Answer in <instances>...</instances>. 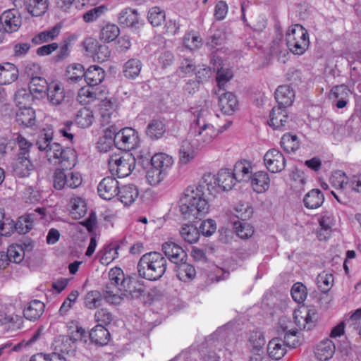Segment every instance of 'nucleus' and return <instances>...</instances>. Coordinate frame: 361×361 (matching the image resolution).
Instances as JSON below:
<instances>
[{
  "mask_svg": "<svg viewBox=\"0 0 361 361\" xmlns=\"http://www.w3.org/2000/svg\"><path fill=\"white\" fill-rule=\"evenodd\" d=\"M233 229L236 234L242 239H247L254 233L253 227L245 220L235 221L233 223Z\"/></svg>",
  "mask_w": 361,
  "mask_h": 361,
  "instance_id": "nucleus-47",
  "label": "nucleus"
},
{
  "mask_svg": "<svg viewBox=\"0 0 361 361\" xmlns=\"http://www.w3.org/2000/svg\"><path fill=\"white\" fill-rule=\"evenodd\" d=\"M115 125H110L104 131V135L99 138L97 148L101 152H108L114 145Z\"/></svg>",
  "mask_w": 361,
  "mask_h": 361,
  "instance_id": "nucleus-29",
  "label": "nucleus"
},
{
  "mask_svg": "<svg viewBox=\"0 0 361 361\" xmlns=\"http://www.w3.org/2000/svg\"><path fill=\"white\" fill-rule=\"evenodd\" d=\"M118 104L115 99H105L102 101L100 113L103 126L109 124L118 116Z\"/></svg>",
  "mask_w": 361,
  "mask_h": 361,
  "instance_id": "nucleus-18",
  "label": "nucleus"
},
{
  "mask_svg": "<svg viewBox=\"0 0 361 361\" xmlns=\"http://www.w3.org/2000/svg\"><path fill=\"white\" fill-rule=\"evenodd\" d=\"M48 88L49 84L45 78L32 75L29 90L32 94L34 93H46Z\"/></svg>",
  "mask_w": 361,
  "mask_h": 361,
  "instance_id": "nucleus-48",
  "label": "nucleus"
},
{
  "mask_svg": "<svg viewBox=\"0 0 361 361\" xmlns=\"http://www.w3.org/2000/svg\"><path fill=\"white\" fill-rule=\"evenodd\" d=\"M16 140L19 147L18 156L30 157V149L32 147V144L21 135H18Z\"/></svg>",
  "mask_w": 361,
  "mask_h": 361,
  "instance_id": "nucleus-63",
  "label": "nucleus"
},
{
  "mask_svg": "<svg viewBox=\"0 0 361 361\" xmlns=\"http://www.w3.org/2000/svg\"><path fill=\"white\" fill-rule=\"evenodd\" d=\"M249 345L253 351H259L265 344V339L262 332L252 331L248 340Z\"/></svg>",
  "mask_w": 361,
  "mask_h": 361,
  "instance_id": "nucleus-57",
  "label": "nucleus"
},
{
  "mask_svg": "<svg viewBox=\"0 0 361 361\" xmlns=\"http://www.w3.org/2000/svg\"><path fill=\"white\" fill-rule=\"evenodd\" d=\"M105 300L104 293L98 290L89 291L85 297V305L90 310L96 309L102 305V300Z\"/></svg>",
  "mask_w": 361,
  "mask_h": 361,
  "instance_id": "nucleus-46",
  "label": "nucleus"
},
{
  "mask_svg": "<svg viewBox=\"0 0 361 361\" xmlns=\"http://www.w3.org/2000/svg\"><path fill=\"white\" fill-rule=\"evenodd\" d=\"M44 304L38 300H33L25 307L23 315L30 321H36L40 318L44 311Z\"/></svg>",
  "mask_w": 361,
  "mask_h": 361,
  "instance_id": "nucleus-26",
  "label": "nucleus"
},
{
  "mask_svg": "<svg viewBox=\"0 0 361 361\" xmlns=\"http://www.w3.org/2000/svg\"><path fill=\"white\" fill-rule=\"evenodd\" d=\"M267 353L273 360H280L286 353L283 340L279 338H272L268 343Z\"/></svg>",
  "mask_w": 361,
  "mask_h": 361,
  "instance_id": "nucleus-34",
  "label": "nucleus"
},
{
  "mask_svg": "<svg viewBox=\"0 0 361 361\" xmlns=\"http://www.w3.org/2000/svg\"><path fill=\"white\" fill-rule=\"evenodd\" d=\"M53 135L54 132L51 128H44L39 132L36 142L38 149L40 151H45L47 156L54 144H58V142H53Z\"/></svg>",
  "mask_w": 361,
  "mask_h": 361,
  "instance_id": "nucleus-27",
  "label": "nucleus"
},
{
  "mask_svg": "<svg viewBox=\"0 0 361 361\" xmlns=\"http://www.w3.org/2000/svg\"><path fill=\"white\" fill-rule=\"evenodd\" d=\"M324 201V196L319 189H312L308 192L303 198V203L306 208L314 209L322 206Z\"/></svg>",
  "mask_w": 361,
  "mask_h": 361,
  "instance_id": "nucleus-32",
  "label": "nucleus"
},
{
  "mask_svg": "<svg viewBox=\"0 0 361 361\" xmlns=\"http://www.w3.org/2000/svg\"><path fill=\"white\" fill-rule=\"evenodd\" d=\"M140 143L138 132L126 127L118 128L115 125L114 146L120 150L128 152L136 148Z\"/></svg>",
  "mask_w": 361,
  "mask_h": 361,
  "instance_id": "nucleus-7",
  "label": "nucleus"
},
{
  "mask_svg": "<svg viewBox=\"0 0 361 361\" xmlns=\"http://www.w3.org/2000/svg\"><path fill=\"white\" fill-rule=\"evenodd\" d=\"M136 159L132 154H113L108 161L109 169L113 176L124 178L129 176L135 169Z\"/></svg>",
  "mask_w": 361,
  "mask_h": 361,
  "instance_id": "nucleus-6",
  "label": "nucleus"
},
{
  "mask_svg": "<svg viewBox=\"0 0 361 361\" xmlns=\"http://www.w3.org/2000/svg\"><path fill=\"white\" fill-rule=\"evenodd\" d=\"M75 331L71 332V336H63L61 343L55 348L56 352L66 355H73L76 350V342L81 340L86 334L81 326L75 325Z\"/></svg>",
  "mask_w": 361,
  "mask_h": 361,
  "instance_id": "nucleus-9",
  "label": "nucleus"
},
{
  "mask_svg": "<svg viewBox=\"0 0 361 361\" xmlns=\"http://www.w3.org/2000/svg\"><path fill=\"white\" fill-rule=\"evenodd\" d=\"M233 72L230 69H219L216 73V80L218 90L216 92L226 91V83L233 78Z\"/></svg>",
  "mask_w": 361,
  "mask_h": 361,
  "instance_id": "nucleus-53",
  "label": "nucleus"
},
{
  "mask_svg": "<svg viewBox=\"0 0 361 361\" xmlns=\"http://www.w3.org/2000/svg\"><path fill=\"white\" fill-rule=\"evenodd\" d=\"M264 161L267 169L271 173L281 172L286 166V159L283 154L274 148L266 152L264 156Z\"/></svg>",
  "mask_w": 361,
  "mask_h": 361,
  "instance_id": "nucleus-12",
  "label": "nucleus"
},
{
  "mask_svg": "<svg viewBox=\"0 0 361 361\" xmlns=\"http://www.w3.org/2000/svg\"><path fill=\"white\" fill-rule=\"evenodd\" d=\"M145 133L152 140L160 139L166 133V126L163 121L154 119L148 123Z\"/></svg>",
  "mask_w": 361,
  "mask_h": 361,
  "instance_id": "nucleus-35",
  "label": "nucleus"
},
{
  "mask_svg": "<svg viewBox=\"0 0 361 361\" xmlns=\"http://www.w3.org/2000/svg\"><path fill=\"white\" fill-rule=\"evenodd\" d=\"M118 22L126 27H135L139 23V14L137 10L128 8L119 13Z\"/></svg>",
  "mask_w": 361,
  "mask_h": 361,
  "instance_id": "nucleus-38",
  "label": "nucleus"
},
{
  "mask_svg": "<svg viewBox=\"0 0 361 361\" xmlns=\"http://www.w3.org/2000/svg\"><path fill=\"white\" fill-rule=\"evenodd\" d=\"M61 28V26L57 24L47 30L39 32L32 38L31 41L35 45L51 41L58 37L60 33Z\"/></svg>",
  "mask_w": 361,
  "mask_h": 361,
  "instance_id": "nucleus-37",
  "label": "nucleus"
},
{
  "mask_svg": "<svg viewBox=\"0 0 361 361\" xmlns=\"http://www.w3.org/2000/svg\"><path fill=\"white\" fill-rule=\"evenodd\" d=\"M4 32L13 33L19 30L22 24L21 16L16 9H8L1 15Z\"/></svg>",
  "mask_w": 361,
  "mask_h": 361,
  "instance_id": "nucleus-14",
  "label": "nucleus"
},
{
  "mask_svg": "<svg viewBox=\"0 0 361 361\" xmlns=\"http://www.w3.org/2000/svg\"><path fill=\"white\" fill-rule=\"evenodd\" d=\"M177 277L182 281L187 282L194 279L196 276V270L193 265L183 260L176 264Z\"/></svg>",
  "mask_w": 361,
  "mask_h": 361,
  "instance_id": "nucleus-30",
  "label": "nucleus"
},
{
  "mask_svg": "<svg viewBox=\"0 0 361 361\" xmlns=\"http://www.w3.org/2000/svg\"><path fill=\"white\" fill-rule=\"evenodd\" d=\"M91 87L88 85L80 89L78 94V100L80 103L87 104L97 98V93Z\"/></svg>",
  "mask_w": 361,
  "mask_h": 361,
  "instance_id": "nucleus-55",
  "label": "nucleus"
},
{
  "mask_svg": "<svg viewBox=\"0 0 361 361\" xmlns=\"http://www.w3.org/2000/svg\"><path fill=\"white\" fill-rule=\"evenodd\" d=\"M225 39V33L221 30H216L207 37L206 45L211 49H214L223 44Z\"/></svg>",
  "mask_w": 361,
  "mask_h": 361,
  "instance_id": "nucleus-61",
  "label": "nucleus"
},
{
  "mask_svg": "<svg viewBox=\"0 0 361 361\" xmlns=\"http://www.w3.org/2000/svg\"><path fill=\"white\" fill-rule=\"evenodd\" d=\"M104 70L98 65L90 66L85 72V80L89 86H96L105 78Z\"/></svg>",
  "mask_w": 361,
  "mask_h": 361,
  "instance_id": "nucleus-24",
  "label": "nucleus"
},
{
  "mask_svg": "<svg viewBox=\"0 0 361 361\" xmlns=\"http://www.w3.org/2000/svg\"><path fill=\"white\" fill-rule=\"evenodd\" d=\"M109 283H108L104 289V296L105 300L113 305L119 304L122 298L117 293H114V289H119L120 290H127L126 283L128 281L125 279L123 270L119 267H114L109 272Z\"/></svg>",
  "mask_w": 361,
  "mask_h": 361,
  "instance_id": "nucleus-5",
  "label": "nucleus"
},
{
  "mask_svg": "<svg viewBox=\"0 0 361 361\" xmlns=\"http://www.w3.org/2000/svg\"><path fill=\"white\" fill-rule=\"evenodd\" d=\"M286 45L294 54L302 55L310 46L307 30L300 24L290 25L286 35Z\"/></svg>",
  "mask_w": 361,
  "mask_h": 361,
  "instance_id": "nucleus-4",
  "label": "nucleus"
},
{
  "mask_svg": "<svg viewBox=\"0 0 361 361\" xmlns=\"http://www.w3.org/2000/svg\"><path fill=\"white\" fill-rule=\"evenodd\" d=\"M27 12L32 16H42L48 8V0H24Z\"/></svg>",
  "mask_w": 361,
  "mask_h": 361,
  "instance_id": "nucleus-36",
  "label": "nucleus"
},
{
  "mask_svg": "<svg viewBox=\"0 0 361 361\" xmlns=\"http://www.w3.org/2000/svg\"><path fill=\"white\" fill-rule=\"evenodd\" d=\"M233 173L238 182L250 180L252 175L251 163L247 160L237 161L234 165Z\"/></svg>",
  "mask_w": 361,
  "mask_h": 361,
  "instance_id": "nucleus-28",
  "label": "nucleus"
},
{
  "mask_svg": "<svg viewBox=\"0 0 361 361\" xmlns=\"http://www.w3.org/2000/svg\"><path fill=\"white\" fill-rule=\"evenodd\" d=\"M106 8L104 6L93 8L83 13V20L87 23H92L98 19L103 14Z\"/></svg>",
  "mask_w": 361,
  "mask_h": 361,
  "instance_id": "nucleus-64",
  "label": "nucleus"
},
{
  "mask_svg": "<svg viewBox=\"0 0 361 361\" xmlns=\"http://www.w3.org/2000/svg\"><path fill=\"white\" fill-rule=\"evenodd\" d=\"M47 157L63 169H71L76 164V152L71 147L63 148L59 143L54 144Z\"/></svg>",
  "mask_w": 361,
  "mask_h": 361,
  "instance_id": "nucleus-8",
  "label": "nucleus"
},
{
  "mask_svg": "<svg viewBox=\"0 0 361 361\" xmlns=\"http://www.w3.org/2000/svg\"><path fill=\"white\" fill-rule=\"evenodd\" d=\"M173 163L172 157L167 154L160 152L152 156L151 159V166L159 169H163L166 172Z\"/></svg>",
  "mask_w": 361,
  "mask_h": 361,
  "instance_id": "nucleus-43",
  "label": "nucleus"
},
{
  "mask_svg": "<svg viewBox=\"0 0 361 361\" xmlns=\"http://www.w3.org/2000/svg\"><path fill=\"white\" fill-rule=\"evenodd\" d=\"M37 220L35 213H28L20 216L15 223L16 231L19 234H25L33 228V223Z\"/></svg>",
  "mask_w": 361,
  "mask_h": 361,
  "instance_id": "nucleus-39",
  "label": "nucleus"
},
{
  "mask_svg": "<svg viewBox=\"0 0 361 361\" xmlns=\"http://www.w3.org/2000/svg\"><path fill=\"white\" fill-rule=\"evenodd\" d=\"M218 95L219 106L224 114L230 115L235 111L238 106V100L235 94L230 92H216Z\"/></svg>",
  "mask_w": 361,
  "mask_h": 361,
  "instance_id": "nucleus-17",
  "label": "nucleus"
},
{
  "mask_svg": "<svg viewBox=\"0 0 361 361\" xmlns=\"http://www.w3.org/2000/svg\"><path fill=\"white\" fill-rule=\"evenodd\" d=\"M182 238L187 243L192 244L196 243L200 237L198 228L192 224H185L180 230Z\"/></svg>",
  "mask_w": 361,
  "mask_h": 361,
  "instance_id": "nucleus-45",
  "label": "nucleus"
},
{
  "mask_svg": "<svg viewBox=\"0 0 361 361\" xmlns=\"http://www.w3.org/2000/svg\"><path fill=\"white\" fill-rule=\"evenodd\" d=\"M334 282V276L331 274H319L317 277V284L321 292L326 293L331 288Z\"/></svg>",
  "mask_w": 361,
  "mask_h": 361,
  "instance_id": "nucleus-56",
  "label": "nucleus"
},
{
  "mask_svg": "<svg viewBox=\"0 0 361 361\" xmlns=\"http://www.w3.org/2000/svg\"><path fill=\"white\" fill-rule=\"evenodd\" d=\"M7 253L9 257L10 262L14 263H20L23 261L27 255L22 247H20L17 244L11 245L7 250Z\"/></svg>",
  "mask_w": 361,
  "mask_h": 361,
  "instance_id": "nucleus-59",
  "label": "nucleus"
},
{
  "mask_svg": "<svg viewBox=\"0 0 361 361\" xmlns=\"http://www.w3.org/2000/svg\"><path fill=\"white\" fill-rule=\"evenodd\" d=\"M250 180L253 190L257 193L264 192L269 188L270 179L265 171H259L252 173Z\"/></svg>",
  "mask_w": 361,
  "mask_h": 361,
  "instance_id": "nucleus-23",
  "label": "nucleus"
},
{
  "mask_svg": "<svg viewBox=\"0 0 361 361\" xmlns=\"http://www.w3.org/2000/svg\"><path fill=\"white\" fill-rule=\"evenodd\" d=\"M94 319L98 323L97 325H102L105 327V326L110 324L112 322L113 315L107 309L102 308L95 312Z\"/></svg>",
  "mask_w": 361,
  "mask_h": 361,
  "instance_id": "nucleus-62",
  "label": "nucleus"
},
{
  "mask_svg": "<svg viewBox=\"0 0 361 361\" xmlns=\"http://www.w3.org/2000/svg\"><path fill=\"white\" fill-rule=\"evenodd\" d=\"M294 97V91L288 85H281L275 92V99L279 107L287 109L288 106H290L293 102Z\"/></svg>",
  "mask_w": 361,
  "mask_h": 361,
  "instance_id": "nucleus-20",
  "label": "nucleus"
},
{
  "mask_svg": "<svg viewBox=\"0 0 361 361\" xmlns=\"http://www.w3.org/2000/svg\"><path fill=\"white\" fill-rule=\"evenodd\" d=\"M238 181L233 171L228 169H221L216 178L212 174H205L197 185L188 186L179 200V210L185 220L193 222L201 219L209 212V204L206 197L205 190L212 193L218 187L223 190H230Z\"/></svg>",
  "mask_w": 361,
  "mask_h": 361,
  "instance_id": "nucleus-1",
  "label": "nucleus"
},
{
  "mask_svg": "<svg viewBox=\"0 0 361 361\" xmlns=\"http://www.w3.org/2000/svg\"><path fill=\"white\" fill-rule=\"evenodd\" d=\"M120 34L119 27L114 23H106L99 32V39L104 42H111L115 40Z\"/></svg>",
  "mask_w": 361,
  "mask_h": 361,
  "instance_id": "nucleus-42",
  "label": "nucleus"
},
{
  "mask_svg": "<svg viewBox=\"0 0 361 361\" xmlns=\"http://www.w3.org/2000/svg\"><path fill=\"white\" fill-rule=\"evenodd\" d=\"M349 176L341 171H335L330 178L332 185L335 188L343 189L348 187Z\"/></svg>",
  "mask_w": 361,
  "mask_h": 361,
  "instance_id": "nucleus-58",
  "label": "nucleus"
},
{
  "mask_svg": "<svg viewBox=\"0 0 361 361\" xmlns=\"http://www.w3.org/2000/svg\"><path fill=\"white\" fill-rule=\"evenodd\" d=\"M269 118L268 123L274 130H286L290 126L292 122L286 108L274 107L269 114Z\"/></svg>",
  "mask_w": 361,
  "mask_h": 361,
  "instance_id": "nucleus-11",
  "label": "nucleus"
},
{
  "mask_svg": "<svg viewBox=\"0 0 361 361\" xmlns=\"http://www.w3.org/2000/svg\"><path fill=\"white\" fill-rule=\"evenodd\" d=\"M142 63L137 59H130L123 65V73L124 76L128 79L137 78L142 69Z\"/></svg>",
  "mask_w": 361,
  "mask_h": 361,
  "instance_id": "nucleus-40",
  "label": "nucleus"
},
{
  "mask_svg": "<svg viewBox=\"0 0 361 361\" xmlns=\"http://www.w3.org/2000/svg\"><path fill=\"white\" fill-rule=\"evenodd\" d=\"M165 17L164 11L157 6L151 8L147 15L149 23L154 27L161 25L165 20Z\"/></svg>",
  "mask_w": 361,
  "mask_h": 361,
  "instance_id": "nucleus-51",
  "label": "nucleus"
},
{
  "mask_svg": "<svg viewBox=\"0 0 361 361\" xmlns=\"http://www.w3.org/2000/svg\"><path fill=\"white\" fill-rule=\"evenodd\" d=\"M167 172L152 166L147 172L146 179L149 185H157L166 177Z\"/></svg>",
  "mask_w": 361,
  "mask_h": 361,
  "instance_id": "nucleus-52",
  "label": "nucleus"
},
{
  "mask_svg": "<svg viewBox=\"0 0 361 361\" xmlns=\"http://www.w3.org/2000/svg\"><path fill=\"white\" fill-rule=\"evenodd\" d=\"M18 77L17 67L11 63L0 64V85H8L16 81Z\"/></svg>",
  "mask_w": 361,
  "mask_h": 361,
  "instance_id": "nucleus-25",
  "label": "nucleus"
},
{
  "mask_svg": "<svg viewBox=\"0 0 361 361\" xmlns=\"http://www.w3.org/2000/svg\"><path fill=\"white\" fill-rule=\"evenodd\" d=\"M46 93L48 101L54 106L71 105L74 101L73 96L66 93L63 87L60 83H50Z\"/></svg>",
  "mask_w": 361,
  "mask_h": 361,
  "instance_id": "nucleus-10",
  "label": "nucleus"
},
{
  "mask_svg": "<svg viewBox=\"0 0 361 361\" xmlns=\"http://www.w3.org/2000/svg\"><path fill=\"white\" fill-rule=\"evenodd\" d=\"M118 190V182L111 176L104 178L97 186L99 197L106 200H110L116 196Z\"/></svg>",
  "mask_w": 361,
  "mask_h": 361,
  "instance_id": "nucleus-16",
  "label": "nucleus"
},
{
  "mask_svg": "<svg viewBox=\"0 0 361 361\" xmlns=\"http://www.w3.org/2000/svg\"><path fill=\"white\" fill-rule=\"evenodd\" d=\"M85 69L80 63H73L68 66L66 71V77L70 82L76 83L85 78Z\"/></svg>",
  "mask_w": 361,
  "mask_h": 361,
  "instance_id": "nucleus-44",
  "label": "nucleus"
},
{
  "mask_svg": "<svg viewBox=\"0 0 361 361\" xmlns=\"http://www.w3.org/2000/svg\"><path fill=\"white\" fill-rule=\"evenodd\" d=\"M139 195L138 189L134 184H128L118 187L116 196L124 205L128 206L133 204Z\"/></svg>",
  "mask_w": 361,
  "mask_h": 361,
  "instance_id": "nucleus-21",
  "label": "nucleus"
},
{
  "mask_svg": "<svg viewBox=\"0 0 361 361\" xmlns=\"http://www.w3.org/2000/svg\"><path fill=\"white\" fill-rule=\"evenodd\" d=\"M16 121L19 126L32 127L35 124L36 116L35 110L30 107H20L16 115Z\"/></svg>",
  "mask_w": 361,
  "mask_h": 361,
  "instance_id": "nucleus-22",
  "label": "nucleus"
},
{
  "mask_svg": "<svg viewBox=\"0 0 361 361\" xmlns=\"http://www.w3.org/2000/svg\"><path fill=\"white\" fill-rule=\"evenodd\" d=\"M336 347L332 341L326 339L321 341L317 346L315 355L321 361H326L332 357Z\"/></svg>",
  "mask_w": 361,
  "mask_h": 361,
  "instance_id": "nucleus-31",
  "label": "nucleus"
},
{
  "mask_svg": "<svg viewBox=\"0 0 361 361\" xmlns=\"http://www.w3.org/2000/svg\"><path fill=\"white\" fill-rule=\"evenodd\" d=\"M281 145L288 152H295L299 148L298 138L295 135L284 134L281 140Z\"/></svg>",
  "mask_w": 361,
  "mask_h": 361,
  "instance_id": "nucleus-50",
  "label": "nucleus"
},
{
  "mask_svg": "<svg viewBox=\"0 0 361 361\" xmlns=\"http://www.w3.org/2000/svg\"><path fill=\"white\" fill-rule=\"evenodd\" d=\"M161 251L166 257L172 263L177 264L183 260H187L188 255L185 251L178 244L168 241L161 245Z\"/></svg>",
  "mask_w": 361,
  "mask_h": 361,
  "instance_id": "nucleus-15",
  "label": "nucleus"
},
{
  "mask_svg": "<svg viewBox=\"0 0 361 361\" xmlns=\"http://www.w3.org/2000/svg\"><path fill=\"white\" fill-rule=\"evenodd\" d=\"M71 41L72 38L69 37L61 42L59 52L54 57L55 62H60L68 58L71 52Z\"/></svg>",
  "mask_w": 361,
  "mask_h": 361,
  "instance_id": "nucleus-60",
  "label": "nucleus"
},
{
  "mask_svg": "<svg viewBox=\"0 0 361 361\" xmlns=\"http://www.w3.org/2000/svg\"><path fill=\"white\" fill-rule=\"evenodd\" d=\"M348 91L347 87L344 85L335 86L331 89V94L336 99H338L336 104L337 108L342 109L346 106Z\"/></svg>",
  "mask_w": 361,
  "mask_h": 361,
  "instance_id": "nucleus-49",
  "label": "nucleus"
},
{
  "mask_svg": "<svg viewBox=\"0 0 361 361\" xmlns=\"http://www.w3.org/2000/svg\"><path fill=\"white\" fill-rule=\"evenodd\" d=\"M290 293L294 301L302 303L305 300L307 295V288L302 283H295L291 288Z\"/></svg>",
  "mask_w": 361,
  "mask_h": 361,
  "instance_id": "nucleus-54",
  "label": "nucleus"
},
{
  "mask_svg": "<svg viewBox=\"0 0 361 361\" xmlns=\"http://www.w3.org/2000/svg\"><path fill=\"white\" fill-rule=\"evenodd\" d=\"M91 341L98 345H104L110 339L109 331L102 325L95 326L89 334Z\"/></svg>",
  "mask_w": 361,
  "mask_h": 361,
  "instance_id": "nucleus-33",
  "label": "nucleus"
},
{
  "mask_svg": "<svg viewBox=\"0 0 361 361\" xmlns=\"http://www.w3.org/2000/svg\"><path fill=\"white\" fill-rule=\"evenodd\" d=\"M94 120L92 111L86 107L78 110L75 116V122L81 128H89Z\"/></svg>",
  "mask_w": 361,
  "mask_h": 361,
  "instance_id": "nucleus-41",
  "label": "nucleus"
},
{
  "mask_svg": "<svg viewBox=\"0 0 361 361\" xmlns=\"http://www.w3.org/2000/svg\"><path fill=\"white\" fill-rule=\"evenodd\" d=\"M194 120L190 125L189 135L193 137L198 147H203L217 136L218 130L211 123L212 114L207 109H200L193 112Z\"/></svg>",
  "mask_w": 361,
  "mask_h": 361,
  "instance_id": "nucleus-2",
  "label": "nucleus"
},
{
  "mask_svg": "<svg viewBox=\"0 0 361 361\" xmlns=\"http://www.w3.org/2000/svg\"><path fill=\"white\" fill-rule=\"evenodd\" d=\"M137 269L139 276L149 281H157L165 274L167 260L159 252H149L140 257Z\"/></svg>",
  "mask_w": 361,
  "mask_h": 361,
  "instance_id": "nucleus-3",
  "label": "nucleus"
},
{
  "mask_svg": "<svg viewBox=\"0 0 361 361\" xmlns=\"http://www.w3.org/2000/svg\"><path fill=\"white\" fill-rule=\"evenodd\" d=\"M12 169L16 176L18 177H27L35 169L34 164L30 157H19L12 164Z\"/></svg>",
  "mask_w": 361,
  "mask_h": 361,
  "instance_id": "nucleus-19",
  "label": "nucleus"
},
{
  "mask_svg": "<svg viewBox=\"0 0 361 361\" xmlns=\"http://www.w3.org/2000/svg\"><path fill=\"white\" fill-rule=\"evenodd\" d=\"M294 321L300 330H311L317 321V314L313 310L304 309L294 312Z\"/></svg>",
  "mask_w": 361,
  "mask_h": 361,
  "instance_id": "nucleus-13",
  "label": "nucleus"
}]
</instances>
